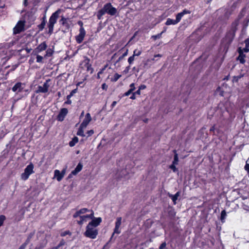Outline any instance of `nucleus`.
I'll return each mask as SVG.
<instances>
[{
  "instance_id": "473e14b6",
  "label": "nucleus",
  "mask_w": 249,
  "mask_h": 249,
  "mask_svg": "<svg viewBox=\"0 0 249 249\" xmlns=\"http://www.w3.org/2000/svg\"><path fill=\"white\" fill-rule=\"evenodd\" d=\"M141 53L142 51L137 49H135L133 52L134 56H139Z\"/></svg>"
},
{
  "instance_id": "f8f14e48",
  "label": "nucleus",
  "mask_w": 249,
  "mask_h": 249,
  "mask_svg": "<svg viewBox=\"0 0 249 249\" xmlns=\"http://www.w3.org/2000/svg\"><path fill=\"white\" fill-rule=\"evenodd\" d=\"M91 120V117L90 116V114L89 113H88L86 114L85 118L80 125H81L82 127H86Z\"/></svg>"
},
{
  "instance_id": "423d86ee",
  "label": "nucleus",
  "mask_w": 249,
  "mask_h": 249,
  "mask_svg": "<svg viewBox=\"0 0 249 249\" xmlns=\"http://www.w3.org/2000/svg\"><path fill=\"white\" fill-rule=\"evenodd\" d=\"M24 21H18L13 29V33L15 35L19 34L24 30Z\"/></svg>"
},
{
  "instance_id": "37998d69",
  "label": "nucleus",
  "mask_w": 249,
  "mask_h": 249,
  "mask_svg": "<svg viewBox=\"0 0 249 249\" xmlns=\"http://www.w3.org/2000/svg\"><path fill=\"white\" fill-rule=\"evenodd\" d=\"M119 228H120L119 227L116 226L115 227L114 232L112 235H113L114 233L119 234L121 233V231L119 230Z\"/></svg>"
},
{
  "instance_id": "412c9836",
  "label": "nucleus",
  "mask_w": 249,
  "mask_h": 249,
  "mask_svg": "<svg viewBox=\"0 0 249 249\" xmlns=\"http://www.w3.org/2000/svg\"><path fill=\"white\" fill-rule=\"evenodd\" d=\"M86 127H82V126L80 125L77 132V135L82 137H85V135L84 134V129Z\"/></svg>"
},
{
  "instance_id": "09e8293b",
  "label": "nucleus",
  "mask_w": 249,
  "mask_h": 249,
  "mask_svg": "<svg viewBox=\"0 0 249 249\" xmlns=\"http://www.w3.org/2000/svg\"><path fill=\"white\" fill-rule=\"evenodd\" d=\"M107 66L108 65L107 64L105 66H104V67L103 68L100 69L99 71V74H102L104 72V71L106 70V69L107 68Z\"/></svg>"
},
{
  "instance_id": "774afa93",
  "label": "nucleus",
  "mask_w": 249,
  "mask_h": 249,
  "mask_svg": "<svg viewBox=\"0 0 249 249\" xmlns=\"http://www.w3.org/2000/svg\"><path fill=\"white\" fill-rule=\"evenodd\" d=\"M34 62V58H31L29 60V62L30 64H32L33 63V62Z\"/></svg>"
},
{
  "instance_id": "58836bf2",
  "label": "nucleus",
  "mask_w": 249,
  "mask_h": 249,
  "mask_svg": "<svg viewBox=\"0 0 249 249\" xmlns=\"http://www.w3.org/2000/svg\"><path fill=\"white\" fill-rule=\"evenodd\" d=\"M246 13V8H243L242 11H241L240 15H239V18H242L243 17H244Z\"/></svg>"
},
{
  "instance_id": "4be33fe9",
  "label": "nucleus",
  "mask_w": 249,
  "mask_h": 249,
  "mask_svg": "<svg viewBox=\"0 0 249 249\" xmlns=\"http://www.w3.org/2000/svg\"><path fill=\"white\" fill-rule=\"evenodd\" d=\"M177 23H178V22L176 21V19L174 20V19L169 18L167 19L165 24L166 25H175Z\"/></svg>"
},
{
  "instance_id": "7ed1b4c3",
  "label": "nucleus",
  "mask_w": 249,
  "mask_h": 249,
  "mask_svg": "<svg viewBox=\"0 0 249 249\" xmlns=\"http://www.w3.org/2000/svg\"><path fill=\"white\" fill-rule=\"evenodd\" d=\"M98 230L95 227L91 226V224H88L86 227V231L84 233L85 236L91 239L96 238L98 234Z\"/></svg>"
},
{
  "instance_id": "3c124183",
  "label": "nucleus",
  "mask_w": 249,
  "mask_h": 249,
  "mask_svg": "<svg viewBox=\"0 0 249 249\" xmlns=\"http://www.w3.org/2000/svg\"><path fill=\"white\" fill-rule=\"evenodd\" d=\"M175 165L176 164H174L172 163V165H170V168L174 171V172H176V170H177V168L175 166Z\"/></svg>"
},
{
  "instance_id": "69168bd1",
  "label": "nucleus",
  "mask_w": 249,
  "mask_h": 249,
  "mask_svg": "<svg viewBox=\"0 0 249 249\" xmlns=\"http://www.w3.org/2000/svg\"><path fill=\"white\" fill-rule=\"evenodd\" d=\"M26 246L25 245H24L23 244H22L20 247L19 248H18V249H25L26 248Z\"/></svg>"
},
{
  "instance_id": "13d9d810",
  "label": "nucleus",
  "mask_w": 249,
  "mask_h": 249,
  "mask_svg": "<svg viewBox=\"0 0 249 249\" xmlns=\"http://www.w3.org/2000/svg\"><path fill=\"white\" fill-rule=\"evenodd\" d=\"M146 88V87L145 85H141L139 87V89L141 90L145 89Z\"/></svg>"
},
{
  "instance_id": "a18cd8bd",
  "label": "nucleus",
  "mask_w": 249,
  "mask_h": 249,
  "mask_svg": "<svg viewBox=\"0 0 249 249\" xmlns=\"http://www.w3.org/2000/svg\"><path fill=\"white\" fill-rule=\"evenodd\" d=\"M65 244V242H64V241H61L59 244L56 246V247H53L54 248H56V249H58L60 247L62 246L63 245H64Z\"/></svg>"
},
{
  "instance_id": "2f4dec72",
  "label": "nucleus",
  "mask_w": 249,
  "mask_h": 249,
  "mask_svg": "<svg viewBox=\"0 0 249 249\" xmlns=\"http://www.w3.org/2000/svg\"><path fill=\"white\" fill-rule=\"evenodd\" d=\"M135 56H134V55L133 54L132 56H131L130 57H129L128 58V62L129 63V64L130 65L132 64L133 63V61H134Z\"/></svg>"
},
{
  "instance_id": "20e7f679",
  "label": "nucleus",
  "mask_w": 249,
  "mask_h": 249,
  "mask_svg": "<svg viewBox=\"0 0 249 249\" xmlns=\"http://www.w3.org/2000/svg\"><path fill=\"white\" fill-rule=\"evenodd\" d=\"M34 165L31 162L25 168L24 172L21 175V178L23 180H26L28 179L30 176L34 173Z\"/></svg>"
},
{
  "instance_id": "5fc2aeb1",
  "label": "nucleus",
  "mask_w": 249,
  "mask_h": 249,
  "mask_svg": "<svg viewBox=\"0 0 249 249\" xmlns=\"http://www.w3.org/2000/svg\"><path fill=\"white\" fill-rule=\"evenodd\" d=\"M70 99H71L70 98H68V97H67V100L65 102V104H68V105L71 104V100Z\"/></svg>"
},
{
  "instance_id": "9b49d317",
  "label": "nucleus",
  "mask_w": 249,
  "mask_h": 249,
  "mask_svg": "<svg viewBox=\"0 0 249 249\" xmlns=\"http://www.w3.org/2000/svg\"><path fill=\"white\" fill-rule=\"evenodd\" d=\"M237 51L239 53V56H238L237 59L239 60L241 63L244 64L245 62V58L246 55L243 53V50H242L241 47H239L238 48Z\"/></svg>"
},
{
  "instance_id": "ddd939ff",
  "label": "nucleus",
  "mask_w": 249,
  "mask_h": 249,
  "mask_svg": "<svg viewBox=\"0 0 249 249\" xmlns=\"http://www.w3.org/2000/svg\"><path fill=\"white\" fill-rule=\"evenodd\" d=\"M47 48V45L45 41L40 44L35 50L34 52L36 53H40L45 50Z\"/></svg>"
},
{
  "instance_id": "72a5a7b5",
  "label": "nucleus",
  "mask_w": 249,
  "mask_h": 249,
  "mask_svg": "<svg viewBox=\"0 0 249 249\" xmlns=\"http://www.w3.org/2000/svg\"><path fill=\"white\" fill-rule=\"evenodd\" d=\"M43 59V57L40 55H36V62L38 63H42V61Z\"/></svg>"
},
{
  "instance_id": "a19ab883",
  "label": "nucleus",
  "mask_w": 249,
  "mask_h": 249,
  "mask_svg": "<svg viewBox=\"0 0 249 249\" xmlns=\"http://www.w3.org/2000/svg\"><path fill=\"white\" fill-rule=\"evenodd\" d=\"M32 235H30L27 239H26V241L25 242V243H24L23 244L24 245H25L26 247L27 246V245L29 244V243L30 242V240H31V238H32Z\"/></svg>"
},
{
  "instance_id": "4c0bfd02",
  "label": "nucleus",
  "mask_w": 249,
  "mask_h": 249,
  "mask_svg": "<svg viewBox=\"0 0 249 249\" xmlns=\"http://www.w3.org/2000/svg\"><path fill=\"white\" fill-rule=\"evenodd\" d=\"M249 22V16L247 17L246 18V20L244 22V27L245 28H247V27L248 26V23Z\"/></svg>"
},
{
  "instance_id": "c9c22d12",
  "label": "nucleus",
  "mask_w": 249,
  "mask_h": 249,
  "mask_svg": "<svg viewBox=\"0 0 249 249\" xmlns=\"http://www.w3.org/2000/svg\"><path fill=\"white\" fill-rule=\"evenodd\" d=\"M164 32L162 31L161 33H160V34H158L156 35H155V36H152V38H154V40H156L157 39H158V38H160L161 37V35Z\"/></svg>"
},
{
  "instance_id": "0eeeda50",
  "label": "nucleus",
  "mask_w": 249,
  "mask_h": 249,
  "mask_svg": "<svg viewBox=\"0 0 249 249\" xmlns=\"http://www.w3.org/2000/svg\"><path fill=\"white\" fill-rule=\"evenodd\" d=\"M50 79H47L45 82L44 83L43 86H39L37 87V89L36 91V93H46L48 91L50 85L49 82Z\"/></svg>"
},
{
  "instance_id": "9d476101",
  "label": "nucleus",
  "mask_w": 249,
  "mask_h": 249,
  "mask_svg": "<svg viewBox=\"0 0 249 249\" xmlns=\"http://www.w3.org/2000/svg\"><path fill=\"white\" fill-rule=\"evenodd\" d=\"M24 84L21 82L17 83L12 88V90L13 92L18 93L21 92L23 88Z\"/></svg>"
},
{
  "instance_id": "e2e57ef3",
  "label": "nucleus",
  "mask_w": 249,
  "mask_h": 249,
  "mask_svg": "<svg viewBox=\"0 0 249 249\" xmlns=\"http://www.w3.org/2000/svg\"><path fill=\"white\" fill-rule=\"evenodd\" d=\"M135 94L140 95L141 90L139 89L136 92H134Z\"/></svg>"
},
{
  "instance_id": "393cba45",
  "label": "nucleus",
  "mask_w": 249,
  "mask_h": 249,
  "mask_svg": "<svg viewBox=\"0 0 249 249\" xmlns=\"http://www.w3.org/2000/svg\"><path fill=\"white\" fill-rule=\"evenodd\" d=\"M227 216L226 212L225 210H223L221 213L220 220L222 223H224L225 221V218Z\"/></svg>"
},
{
  "instance_id": "603ef678",
  "label": "nucleus",
  "mask_w": 249,
  "mask_h": 249,
  "mask_svg": "<svg viewBox=\"0 0 249 249\" xmlns=\"http://www.w3.org/2000/svg\"><path fill=\"white\" fill-rule=\"evenodd\" d=\"M108 88V86L106 83H103L102 85V88L104 90H107Z\"/></svg>"
},
{
  "instance_id": "bf43d9fd",
  "label": "nucleus",
  "mask_w": 249,
  "mask_h": 249,
  "mask_svg": "<svg viewBox=\"0 0 249 249\" xmlns=\"http://www.w3.org/2000/svg\"><path fill=\"white\" fill-rule=\"evenodd\" d=\"M236 31V29H234L232 31V33L231 34V39H233V38L234 37V36H235V32ZM232 40H231V41Z\"/></svg>"
},
{
  "instance_id": "c756f323",
  "label": "nucleus",
  "mask_w": 249,
  "mask_h": 249,
  "mask_svg": "<svg viewBox=\"0 0 249 249\" xmlns=\"http://www.w3.org/2000/svg\"><path fill=\"white\" fill-rule=\"evenodd\" d=\"M68 19L66 18H65L64 17H62L61 19L60 20V22L63 25L67 26L68 25Z\"/></svg>"
},
{
  "instance_id": "4468645a",
  "label": "nucleus",
  "mask_w": 249,
  "mask_h": 249,
  "mask_svg": "<svg viewBox=\"0 0 249 249\" xmlns=\"http://www.w3.org/2000/svg\"><path fill=\"white\" fill-rule=\"evenodd\" d=\"M191 13V12L187 9H184L182 12H180V13H178L177 16H176V21L178 23L181 18H182V17L185 15V14H190Z\"/></svg>"
},
{
  "instance_id": "cd10ccee",
  "label": "nucleus",
  "mask_w": 249,
  "mask_h": 249,
  "mask_svg": "<svg viewBox=\"0 0 249 249\" xmlns=\"http://www.w3.org/2000/svg\"><path fill=\"white\" fill-rule=\"evenodd\" d=\"M53 51L51 49H48L46 52L45 57L51 56L53 55Z\"/></svg>"
},
{
  "instance_id": "7c9ffc66",
  "label": "nucleus",
  "mask_w": 249,
  "mask_h": 249,
  "mask_svg": "<svg viewBox=\"0 0 249 249\" xmlns=\"http://www.w3.org/2000/svg\"><path fill=\"white\" fill-rule=\"evenodd\" d=\"M244 169L247 172L248 174H249V158L246 161V163L244 167Z\"/></svg>"
},
{
  "instance_id": "6ab92c4d",
  "label": "nucleus",
  "mask_w": 249,
  "mask_h": 249,
  "mask_svg": "<svg viewBox=\"0 0 249 249\" xmlns=\"http://www.w3.org/2000/svg\"><path fill=\"white\" fill-rule=\"evenodd\" d=\"M82 167V164L81 163H79L75 169L71 172V174L76 175L78 173L81 171Z\"/></svg>"
},
{
  "instance_id": "b1692460",
  "label": "nucleus",
  "mask_w": 249,
  "mask_h": 249,
  "mask_svg": "<svg viewBox=\"0 0 249 249\" xmlns=\"http://www.w3.org/2000/svg\"><path fill=\"white\" fill-rule=\"evenodd\" d=\"M179 194V192H178L175 195L170 196V197L171 198L175 204L176 203V200L178 199Z\"/></svg>"
},
{
  "instance_id": "f704fd0d",
  "label": "nucleus",
  "mask_w": 249,
  "mask_h": 249,
  "mask_svg": "<svg viewBox=\"0 0 249 249\" xmlns=\"http://www.w3.org/2000/svg\"><path fill=\"white\" fill-rule=\"evenodd\" d=\"M6 217L3 215H0V227L3 224L4 221L5 220Z\"/></svg>"
},
{
  "instance_id": "4d7b16f0",
  "label": "nucleus",
  "mask_w": 249,
  "mask_h": 249,
  "mask_svg": "<svg viewBox=\"0 0 249 249\" xmlns=\"http://www.w3.org/2000/svg\"><path fill=\"white\" fill-rule=\"evenodd\" d=\"M130 89L132 90L133 91L135 90V84L132 83L130 85Z\"/></svg>"
},
{
  "instance_id": "052dcab7",
  "label": "nucleus",
  "mask_w": 249,
  "mask_h": 249,
  "mask_svg": "<svg viewBox=\"0 0 249 249\" xmlns=\"http://www.w3.org/2000/svg\"><path fill=\"white\" fill-rule=\"evenodd\" d=\"M135 94L133 92L132 93V95L130 96V98L131 99H132V100H134L136 99V96H135Z\"/></svg>"
},
{
  "instance_id": "338daca9",
  "label": "nucleus",
  "mask_w": 249,
  "mask_h": 249,
  "mask_svg": "<svg viewBox=\"0 0 249 249\" xmlns=\"http://www.w3.org/2000/svg\"><path fill=\"white\" fill-rule=\"evenodd\" d=\"M116 104H117L116 101H113L111 104V107H115L116 106Z\"/></svg>"
},
{
  "instance_id": "c03bdc74",
  "label": "nucleus",
  "mask_w": 249,
  "mask_h": 249,
  "mask_svg": "<svg viewBox=\"0 0 249 249\" xmlns=\"http://www.w3.org/2000/svg\"><path fill=\"white\" fill-rule=\"evenodd\" d=\"M45 21L42 22V23L38 25V28L40 31H42L45 27Z\"/></svg>"
},
{
  "instance_id": "ea45409f",
  "label": "nucleus",
  "mask_w": 249,
  "mask_h": 249,
  "mask_svg": "<svg viewBox=\"0 0 249 249\" xmlns=\"http://www.w3.org/2000/svg\"><path fill=\"white\" fill-rule=\"evenodd\" d=\"M90 212H91V213L90 214L86 215V216H87L88 218L93 219L94 218V213L92 210H90Z\"/></svg>"
},
{
  "instance_id": "f257e3e1",
  "label": "nucleus",
  "mask_w": 249,
  "mask_h": 249,
  "mask_svg": "<svg viewBox=\"0 0 249 249\" xmlns=\"http://www.w3.org/2000/svg\"><path fill=\"white\" fill-rule=\"evenodd\" d=\"M105 14H107L111 16H116L118 15V11L117 9L113 7L110 3H107L98 11L97 13L98 19H101Z\"/></svg>"
},
{
  "instance_id": "6e6d98bb",
  "label": "nucleus",
  "mask_w": 249,
  "mask_h": 249,
  "mask_svg": "<svg viewBox=\"0 0 249 249\" xmlns=\"http://www.w3.org/2000/svg\"><path fill=\"white\" fill-rule=\"evenodd\" d=\"M87 133L88 134V136L89 137L91 136L94 133V131L93 130H90L88 131Z\"/></svg>"
},
{
  "instance_id": "49530a36",
  "label": "nucleus",
  "mask_w": 249,
  "mask_h": 249,
  "mask_svg": "<svg viewBox=\"0 0 249 249\" xmlns=\"http://www.w3.org/2000/svg\"><path fill=\"white\" fill-rule=\"evenodd\" d=\"M76 89H73V90H72L70 94L69 95H67V97H68V98H71V97L73 95V94H74L75 93H76Z\"/></svg>"
},
{
  "instance_id": "1a4fd4ad",
  "label": "nucleus",
  "mask_w": 249,
  "mask_h": 249,
  "mask_svg": "<svg viewBox=\"0 0 249 249\" xmlns=\"http://www.w3.org/2000/svg\"><path fill=\"white\" fill-rule=\"evenodd\" d=\"M68 113V110L66 108H62L60 109L57 116V120L58 121H63Z\"/></svg>"
},
{
  "instance_id": "864d4df0",
  "label": "nucleus",
  "mask_w": 249,
  "mask_h": 249,
  "mask_svg": "<svg viewBox=\"0 0 249 249\" xmlns=\"http://www.w3.org/2000/svg\"><path fill=\"white\" fill-rule=\"evenodd\" d=\"M242 50H243V53H248V52H249V47L245 45V47L242 49Z\"/></svg>"
},
{
  "instance_id": "dca6fc26",
  "label": "nucleus",
  "mask_w": 249,
  "mask_h": 249,
  "mask_svg": "<svg viewBox=\"0 0 249 249\" xmlns=\"http://www.w3.org/2000/svg\"><path fill=\"white\" fill-rule=\"evenodd\" d=\"M101 222L102 219L101 217L94 218L92 221L89 223V224H91V226L96 228Z\"/></svg>"
},
{
  "instance_id": "680f3d73",
  "label": "nucleus",
  "mask_w": 249,
  "mask_h": 249,
  "mask_svg": "<svg viewBox=\"0 0 249 249\" xmlns=\"http://www.w3.org/2000/svg\"><path fill=\"white\" fill-rule=\"evenodd\" d=\"M245 45L246 46H248L249 47V38L247 39L245 41Z\"/></svg>"
},
{
  "instance_id": "0e129e2a",
  "label": "nucleus",
  "mask_w": 249,
  "mask_h": 249,
  "mask_svg": "<svg viewBox=\"0 0 249 249\" xmlns=\"http://www.w3.org/2000/svg\"><path fill=\"white\" fill-rule=\"evenodd\" d=\"M129 68H130L129 66L125 68V70H124V72H125V73H126L127 72H128V71L129 70Z\"/></svg>"
},
{
  "instance_id": "e433bc0d",
  "label": "nucleus",
  "mask_w": 249,
  "mask_h": 249,
  "mask_svg": "<svg viewBox=\"0 0 249 249\" xmlns=\"http://www.w3.org/2000/svg\"><path fill=\"white\" fill-rule=\"evenodd\" d=\"M155 58L154 57V58L152 59H147L146 62L144 63V67L145 68V69H147L149 67V66H147V65H148V63L151 61H154L155 60Z\"/></svg>"
},
{
  "instance_id": "f03ea898",
  "label": "nucleus",
  "mask_w": 249,
  "mask_h": 249,
  "mask_svg": "<svg viewBox=\"0 0 249 249\" xmlns=\"http://www.w3.org/2000/svg\"><path fill=\"white\" fill-rule=\"evenodd\" d=\"M60 12V9L57 10L49 18L48 27L49 28L48 33L50 35H51L53 32L54 25L56 22Z\"/></svg>"
},
{
  "instance_id": "a878e982",
  "label": "nucleus",
  "mask_w": 249,
  "mask_h": 249,
  "mask_svg": "<svg viewBox=\"0 0 249 249\" xmlns=\"http://www.w3.org/2000/svg\"><path fill=\"white\" fill-rule=\"evenodd\" d=\"M174 152L175 153L174 158V160L173 161V164H178V155L176 153V150H174Z\"/></svg>"
},
{
  "instance_id": "79ce46f5",
  "label": "nucleus",
  "mask_w": 249,
  "mask_h": 249,
  "mask_svg": "<svg viewBox=\"0 0 249 249\" xmlns=\"http://www.w3.org/2000/svg\"><path fill=\"white\" fill-rule=\"evenodd\" d=\"M68 234H69V235L71 234V232H70V231H64L63 232H62L60 233V235L61 236H66V235H68Z\"/></svg>"
},
{
  "instance_id": "a211bd4d",
  "label": "nucleus",
  "mask_w": 249,
  "mask_h": 249,
  "mask_svg": "<svg viewBox=\"0 0 249 249\" xmlns=\"http://www.w3.org/2000/svg\"><path fill=\"white\" fill-rule=\"evenodd\" d=\"M18 213H20V214L17 215L15 217V220L18 221L21 220L23 218L25 210L23 208H22L19 210Z\"/></svg>"
},
{
  "instance_id": "f3484780",
  "label": "nucleus",
  "mask_w": 249,
  "mask_h": 249,
  "mask_svg": "<svg viewBox=\"0 0 249 249\" xmlns=\"http://www.w3.org/2000/svg\"><path fill=\"white\" fill-rule=\"evenodd\" d=\"M54 176L56 178L57 181H60L63 178V174H61L58 170H55L54 172Z\"/></svg>"
},
{
  "instance_id": "5701e85b",
  "label": "nucleus",
  "mask_w": 249,
  "mask_h": 249,
  "mask_svg": "<svg viewBox=\"0 0 249 249\" xmlns=\"http://www.w3.org/2000/svg\"><path fill=\"white\" fill-rule=\"evenodd\" d=\"M78 142V138L76 137H74L72 140L70 142H69V145L71 147L74 146L76 143H77Z\"/></svg>"
},
{
  "instance_id": "aec40b11",
  "label": "nucleus",
  "mask_w": 249,
  "mask_h": 249,
  "mask_svg": "<svg viewBox=\"0 0 249 249\" xmlns=\"http://www.w3.org/2000/svg\"><path fill=\"white\" fill-rule=\"evenodd\" d=\"M79 217L80 220H77V223L80 225H83L84 222H85L87 221L88 218H87V216H86V215L80 216Z\"/></svg>"
},
{
  "instance_id": "39448f33",
  "label": "nucleus",
  "mask_w": 249,
  "mask_h": 249,
  "mask_svg": "<svg viewBox=\"0 0 249 249\" xmlns=\"http://www.w3.org/2000/svg\"><path fill=\"white\" fill-rule=\"evenodd\" d=\"M84 60L80 63L82 67H85L87 71H90V73L93 71V69L91 67V65L89 63L90 59L87 56H84Z\"/></svg>"
},
{
  "instance_id": "6e6552de",
  "label": "nucleus",
  "mask_w": 249,
  "mask_h": 249,
  "mask_svg": "<svg viewBox=\"0 0 249 249\" xmlns=\"http://www.w3.org/2000/svg\"><path fill=\"white\" fill-rule=\"evenodd\" d=\"M86 35V31L83 26H81L79 29V34L76 36L75 39L77 43L80 44L83 41Z\"/></svg>"
},
{
  "instance_id": "8fccbe9b",
  "label": "nucleus",
  "mask_w": 249,
  "mask_h": 249,
  "mask_svg": "<svg viewBox=\"0 0 249 249\" xmlns=\"http://www.w3.org/2000/svg\"><path fill=\"white\" fill-rule=\"evenodd\" d=\"M166 242H164L160 245V246L159 247V249H164L166 247Z\"/></svg>"
},
{
  "instance_id": "c85d7f7f",
  "label": "nucleus",
  "mask_w": 249,
  "mask_h": 249,
  "mask_svg": "<svg viewBox=\"0 0 249 249\" xmlns=\"http://www.w3.org/2000/svg\"><path fill=\"white\" fill-rule=\"evenodd\" d=\"M122 223V217H118L116 219V221L115 222V226L120 228Z\"/></svg>"
},
{
  "instance_id": "bb28decb",
  "label": "nucleus",
  "mask_w": 249,
  "mask_h": 249,
  "mask_svg": "<svg viewBox=\"0 0 249 249\" xmlns=\"http://www.w3.org/2000/svg\"><path fill=\"white\" fill-rule=\"evenodd\" d=\"M121 77V75L116 73L114 75L113 77L111 78V81L112 82H116Z\"/></svg>"
},
{
  "instance_id": "2eb2a0df",
  "label": "nucleus",
  "mask_w": 249,
  "mask_h": 249,
  "mask_svg": "<svg viewBox=\"0 0 249 249\" xmlns=\"http://www.w3.org/2000/svg\"><path fill=\"white\" fill-rule=\"evenodd\" d=\"M90 210L88 209L87 208H82L79 211H77L73 215V217L74 218H76L78 216H81L80 215L82 214L85 213L87 212H89Z\"/></svg>"
},
{
  "instance_id": "de8ad7c7",
  "label": "nucleus",
  "mask_w": 249,
  "mask_h": 249,
  "mask_svg": "<svg viewBox=\"0 0 249 249\" xmlns=\"http://www.w3.org/2000/svg\"><path fill=\"white\" fill-rule=\"evenodd\" d=\"M133 92L132 90H131L130 89H129L127 92H125L124 94V96H127L129 95L131 93H132Z\"/></svg>"
}]
</instances>
